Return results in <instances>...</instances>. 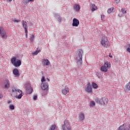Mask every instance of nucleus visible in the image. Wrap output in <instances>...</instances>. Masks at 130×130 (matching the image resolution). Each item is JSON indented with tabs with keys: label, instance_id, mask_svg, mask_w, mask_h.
I'll list each match as a JSON object with an SVG mask.
<instances>
[{
	"label": "nucleus",
	"instance_id": "36",
	"mask_svg": "<svg viewBox=\"0 0 130 130\" xmlns=\"http://www.w3.org/2000/svg\"><path fill=\"white\" fill-rule=\"evenodd\" d=\"M115 1L116 3V4H118V3H119V2H120V0H115Z\"/></svg>",
	"mask_w": 130,
	"mask_h": 130
},
{
	"label": "nucleus",
	"instance_id": "4",
	"mask_svg": "<svg viewBox=\"0 0 130 130\" xmlns=\"http://www.w3.org/2000/svg\"><path fill=\"white\" fill-rule=\"evenodd\" d=\"M61 128L63 130H72L71 123L68 120H66L63 122V124L62 125Z\"/></svg>",
	"mask_w": 130,
	"mask_h": 130
},
{
	"label": "nucleus",
	"instance_id": "20",
	"mask_svg": "<svg viewBox=\"0 0 130 130\" xmlns=\"http://www.w3.org/2000/svg\"><path fill=\"white\" fill-rule=\"evenodd\" d=\"M91 11L94 12V11H96L97 10V7L95 5V4H92L91 5Z\"/></svg>",
	"mask_w": 130,
	"mask_h": 130
},
{
	"label": "nucleus",
	"instance_id": "21",
	"mask_svg": "<svg viewBox=\"0 0 130 130\" xmlns=\"http://www.w3.org/2000/svg\"><path fill=\"white\" fill-rule=\"evenodd\" d=\"M113 10H114V8L113 7H112L111 8H109L108 9V13L109 14H111V13H112V12H113Z\"/></svg>",
	"mask_w": 130,
	"mask_h": 130
},
{
	"label": "nucleus",
	"instance_id": "1",
	"mask_svg": "<svg viewBox=\"0 0 130 130\" xmlns=\"http://www.w3.org/2000/svg\"><path fill=\"white\" fill-rule=\"evenodd\" d=\"M12 91L13 93H15L16 95H18L15 96L16 98H17V99H21V98H22V96H23L22 93L23 92L22 90L17 89L16 86L13 87Z\"/></svg>",
	"mask_w": 130,
	"mask_h": 130
},
{
	"label": "nucleus",
	"instance_id": "2",
	"mask_svg": "<svg viewBox=\"0 0 130 130\" xmlns=\"http://www.w3.org/2000/svg\"><path fill=\"white\" fill-rule=\"evenodd\" d=\"M78 54L76 55V60L80 63H82V61H83V54H84V52L83 50L79 49L78 50Z\"/></svg>",
	"mask_w": 130,
	"mask_h": 130
},
{
	"label": "nucleus",
	"instance_id": "33",
	"mask_svg": "<svg viewBox=\"0 0 130 130\" xmlns=\"http://www.w3.org/2000/svg\"><path fill=\"white\" fill-rule=\"evenodd\" d=\"M28 92H29V94H31V93H32L33 92V89H32L31 88L29 89Z\"/></svg>",
	"mask_w": 130,
	"mask_h": 130
},
{
	"label": "nucleus",
	"instance_id": "12",
	"mask_svg": "<svg viewBox=\"0 0 130 130\" xmlns=\"http://www.w3.org/2000/svg\"><path fill=\"white\" fill-rule=\"evenodd\" d=\"M10 87V81L6 79L4 81V87L5 89H8Z\"/></svg>",
	"mask_w": 130,
	"mask_h": 130
},
{
	"label": "nucleus",
	"instance_id": "19",
	"mask_svg": "<svg viewBox=\"0 0 130 130\" xmlns=\"http://www.w3.org/2000/svg\"><path fill=\"white\" fill-rule=\"evenodd\" d=\"M84 118H85V115L84 113H81L79 114V119L80 120H84Z\"/></svg>",
	"mask_w": 130,
	"mask_h": 130
},
{
	"label": "nucleus",
	"instance_id": "40",
	"mask_svg": "<svg viewBox=\"0 0 130 130\" xmlns=\"http://www.w3.org/2000/svg\"><path fill=\"white\" fill-rule=\"evenodd\" d=\"M47 80H48V82H50V79H49V78H47Z\"/></svg>",
	"mask_w": 130,
	"mask_h": 130
},
{
	"label": "nucleus",
	"instance_id": "14",
	"mask_svg": "<svg viewBox=\"0 0 130 130\" xmlns=\"http://www.w3.org/2000/svg\"><path fill=\"white\" fill-rule=\"evenodd\" d=\"M22 23L23 28L24 29H28V23H27V22L25 20H22Z\"/></svg>",
	"mask_w": 130,
	"mask_h": 130
},
{
	"label": "nucleus",
	"instance_id": "37",
	"mask_svg": "<svg viewBox=\"0 0 130 130\" xmlns=\"http://www.w3.org/2000/svg\"><path fill=\"white\" fill-rule=\"evenodd\" d=\"M109 56H110V57H111V58L113 57L112 55L111 54V53H109Z\"/></svg>",
	"mask_w": 130,
	"mask_h": 130
},
{
	"label": "nucleus",
	"instance_id": "16",
	"mask_svg": "<svg viewBox=\"0 0 130 130\" xmlns=\"http://www.w3.org/2000/svg\"><path fill=\"white\" fill-rule=\"evenodd\" d=\"M13 73L16 77H19V70L17 68L13 70Z\"/></svg>",
	"mask_w": 130,
	"mask_h": 130
},
{
	"label": "nucleus",
	"instance_id": "35",
	"mask_svg": "<svg viewBox=\"0 0 130 130\" xmlns=\"http://www.w3.org/2000/svg\"><path fill=\"white\" fill-rule=\"evenodd\" d=\"M34 100H37V95H35L34 96Z\"/></svg>",
	"mask_w": 130,
	"mask_h": 130
},
{
	"label": "nucleus",
	"instance_id": "8",
	"mask_svg": "<svg viewBox=\"0 0 130 130\" xmlns=\"http://www.w3.org/2000/svg\"><path fill=\"white\" fill-rule=\"evenodd\" d=\"M41 88L44 90V91H48L49 86L48 85V83L47 82H43L41 84Z\"/></svg>",
	"mask_w": 130,
	"mask_h": 130
},
{
	"label": "nucleus",
	"instance_id": "24",
	"mask_svg": "<svg viewBox=\"0 0 130 130\" xmlns=\"http://www.w3.org/2000/svg\"><path fill=\"white\" fill-rule=\"evenodd\" d=\"M13 22L14 23H20L21 22V20L19 19H16V18L12 19Z\"/></svg>",
	"mask_w": 130,
	"mask_h": 130
},
{
	"label": "nucleus",
	"instance_id": "22",
	"mask_svg": "<svg viewBox=\"0 0 130 130\" xmlns=\"http://www.w3.org/2000/svg\"><path fill=\"white\" fill-rule=\"evenodd\" d=\"M90 104V106L91 107H94L95 106V102L94 101H91V102H90L89 103Z\"/></svg>",
	"mask_w": 130,
	"mask_h": 130
},
{
	"label": "nucleus",
	"instance_id": "9",
	"mask_svg": "<svg viewBox=\"0 0 130 130\" xmlns=\"http://www.w3.org/2000/svg\"><path fill=\"white\" fill-rule=\"evenodd\" d=\"M79 25H80V21L77 18H74L72 23L73 27H78Z\"/></svg>",
	"mask_w": 130,
	"mask_h": 130
},
{
	"label": "nucleus",
	"instance_id": "44",
	"mask_svg": "<svg viewBox=\"0 0 130 130\" xmlns=\"http://www.w3.org/2000/svg\"><path fill=\"white\" fill-rule=\"evenodd\" d=\"M101 18H102V16H101Z\"/></svg>",
	"mask_w": 130,
	"mask_h": 130
},
{
	"label": "nucleus",
	"instance_id": "31",
	"mask_svg": "<svg viewBox=\"0 0 130 130\" xmlns=\"http://www.w3.org/2000/svg\"><path fill=\"white\" fill-rule=\"evenodd\" d=\"M45 81V77L43 76L41 80L42 83H44Z\"/></svg>",
	"mask_w": 130,
	"mask_h": 130
},
{
	"label": "nucleus",
	"instance_id": "38",
	"mask_svg": "<svg viewBox=\"0 0 130 130\" xmlns=\"http://www.w3.org/2000/svg\"><path fill=\"white\" fill-rule=\"evenodd\" d=\"M58 21L59 22H60V21H61V18H58Z\"/></svg>",
	"mask_w": 130,
	"mask_h": 130
},
{
	"label": "nucleus",
	"instance_id": "27",
	"mask_svg": "<svg viewBox=\"0 0 130 130\" xmlns=\"http://www.w3.org/2000/svg\"><path fill=\"white\" fill-rule=\"evenodd\" d=\"M103 104H105V103H107L108 100L107 99L105 98L103 100Z\"/></svg>",
	"mask_w": 130,
	"mask_h": 130
},
{
	"label": "nucleus",
	"instance_id": "10",
	"mask_svg": "<svg viewBox=\"0 0 130 130\" xmlns=\"http://www.w3.org/2000/svg\"><path fill=\"white\" fill-rule=\"evenodd\" d=\"M42 64L45 67L49 66V64H50V61H49V60L47 59L44 58L42 59Z\"/></svg>",
	"mask_w": 130,
	"mask_h": 130
},
{
	"label": "nucleus",
	"instance_id": "6",
	"mask_svg": "<svg viewBox=\"0 0 130 130\" xmlns=\"http://www.w3.org/2000/svg\"><path fill=\"white\" fill-rule=\"evenodd\" d=\"M11 62L12 64L16 67V68L18 67H20L21 64V60L17 59V57H14L11 58Z\"/></svg>",
	"mask_w": 130,
	"mask_h": 130
},
{
	"label": "nucleus",
	"instance_id": "34",
	"mask_svg": "<svg viewBox=\"0 0 130 130\" xmlns=\"http://www.w3.org/2000/svg\"><path fill=\"white\" fill-rule=\"evenodd\" d=\"M23 2H24L25 4H28V3H30L29 0H23Z\"/></svg>",
	"mask_w": 130,
	"mask_h": 130
},
{
	"label": "nucleus",
	"instance_id": "13",
	"mask_svg": "<svg viewBox=\"0 0 130 130\" xmlns=\"http://www.w3.org/2000/svg\"><path fill=\"white\" fill-rule=\"evenodd\" d=\"M62 94L63 95H67L69 92H70L69 88L68 87H65L61 91Z\"/></svg>",
	"mask_w": 130,
	"mask_h": 130
},
{
	"label": "nucleus",
	"instance_id": "17",
	"mask_svg": "<svg viewBox=\"0 0 130 130\" xmlns=\"http://www.w3.org/2000/svg\"><path fill=\"white\" fill-rule=\"evenodd\" d=\"M80 9L81 8L80 7V5H79V4L74 5V9L75 11H76L77 12H78V11H80Z\"/></svg>",
	"mask_w": 130,
	"mask_h": 130
},
{
	"label": "nucleus",
	"instance_id": "11",
	"mask_svg": "<svg viewBox=\"0 0 130 130\" xmlns=\"http://www.w3.org/2000/svg\"><path fill=\"white\" fill-rule=\"evenodd\" d=\"M85 91L88 92V93H91L92 92V85H91L90 83H88L85 87Z\"/></svg>",
	"mask_w": 130,
	"mask_h": 130
},
{
	"label": "nucleus",
	"instance_id": "30",
	"mask_svg": "<svg viewBox=\"0 0 130 130\" xmlns=\"http://www.w3.org/2000/svg\"><path fill=\"white\" fill-rule=\"evenodd\" d=\"M30 40L31 42H33L34 41V36H32L30 39Z\"/></svg>",
	"mask_w": 130,
	"mask_h": 130
},
{
	"label": "nucleus",
	"instance_id": "43",
	"mask_svg": "<svg viewBox=\"0 0 130 130\" xmlns=\"http://www.w3.org/2000/svg\"><path fill=\"white\" fill-rule=\"evenodd\" d=\"M128 128L129 129L128 130H130V126H129Z\"/></svg>",
	"mask_w": 130,
	"mask_h": 130
},
{
	"label": "nucleus",
	"instance_id": "39",
	"mask_svg": "<svg viewBox=\"0 0 130 130\" xmlns=\"http://www.w3.org/2000/svg\"><path fill=\"white\" fill-rule=\"evenodd\" d=\"M7 102H8V104H10V103H12V102L11 101H8Z\"/></svg>",
	"mask_w": 130,
	"mask_h": 130
},
{
	"label": "nucleus",
	"instance_id": "3",
	"mask_svg": "<svg viewBox=\"0 0 130 130\" xmlns=\"http://www.w3.org/2000/svg\"><path fill=\"white\" fill-rule=\"evenodd\" d=\"M110 68H111V63L106 61L105 62L104 64L101 67V71L102 72H106L108 71V69H110Z\"/></svg>",
	"mask_w": 130,
	"mask_h": 130
},
{
	"label": "nucleus",
	"instance_id": "28",
	"mask_svg": "<svg viewBox=\"0 0 130 130\" xmlns=\"http://www.w3.org/2000/svg\"><path fill=\"white\" fill-rule=\"evenodd\" d=\"M26 38L28 37V28H24Z\"/></svg>",
	"mask_w": 130,
	"mask_h": 130
},
{
	"label": "nucleus",
	"instance_id": "18",
	"mask_svg": "<svg viewBox=\"0 0 130 130\" xmlns=\"http://www.w3.org/2000/svg\"><path fill=\"white\" fill-rule=\"evenodd\" d=\"M49 130H57V126L56 124L51 125Z\"/></svg>",
	"mask_w": 130,
	"mask_h": 130
},
{
	"label": "nucleus",
	"instance_id": "42",
	"mask_svg": "<svg viewBox=\"0 0 130 130\" xmlns=\"http://www.w3.org/2000/svg\"><path fill=\"white\" fill-rule=\"evenodd\" d=\"M29 2H33L34 0H28Z\"/></svg>",
	"mask_w": 130,
	"mask_h": 130
},
{
	"label": "nucleus",
	"instance_id": "41",
	"mask_svg": "<svg viewBox=\"0 0 130 130\" xmlns=\"http://www.w3.org/2000/svg\"><path fill=\"white\" fill-rule=\"evenodd\" d=\"M13 0H7L8 2H12Z\"/></svg>",
	"mask_w": 130,
	"mask_h": 130
},
{
	"label": "nucleus",
	"instance_id": "5",
	"mask_svg": "<svg viewBox=\"0 0 130 130\" xmlns=\"http://www.w3.org/2000/svg\"><path fill=\"white\" fill-rule=\"evenodd\" d=\"M101 44L103 45V46H104L106 48H108L109 46H110V44L109 43V41L107 40V37H104L102 39V40L101 41Z\"/></svg>",
	"mask_w": 130,
	"mask_h": 130
},
{
	"label": "nucleus",
	"instance_id": "15",
	"mask_svg": "<svg viewBox=\"0 0 130 130\" xmlns=\"http://www.w3.org/2000/svg\"><path fill=\"white\" fill-rule=\"evenodd\" d=\"M124 90L125 92H127L128 91H130V82L127 83L126 85L124 88Z\"/></svg>",
	"mask_w": 130,
	"mask_h": 130
},
{
	"label": "nucleus",
	"instance_id": "7",
	"mask_svg": "<svg viewBox=\"0 0 130 130\" xmlns=\"http://www.w3.org/2000/svg\"><path fill=\"white\" fill-rule=\"evenodd\" d=\"M0 36H1L2 38H7L8 37L6 30L2 27H0Z\"/></svg>",
	"mask_w": 130,
	"mask_h": 130
},
{
	"label": "nucleus",
	"instance_id": "32",
	"mask_svg": "<svg viewBox=\"0 0 130 130\" xmlns=\"http://www.w3.org/2000/svg\"><path fill=\"white\" fill-rule=\"evenodd\" d=\"M127 51L130 53V45H128V48H127Z\"/></svg>",
	"mask_w": 130,
	"mask_h": 130
},
{
	"label": "nucleus",
	"instance_id": "26",
	"mask_svg": "<svg viewBox=\"0 0 130 130\" xmlns=\"http://www.w3.org/2000/svg\"><path fill=\"white\" fill-rule=\"evenodd\" d=\"M92 86L94 89H97L98 88V85L95 83H92Z\"/></svg>",
	"mask_w": 130,
	"mask_h": 130
},
{
	"label": "nucleus",
	"instance_id": "23",
	"mask_svg": "<svg viewBox=\"0 0 130 130\" xmlns=\"http://www.w3.org/2000/svg\"><path fill=\"white\" fill-rule=\"evenodd\" d=\"M40 51H41L40 50H38V48H37V51H36L35 52H34L33 53V54H34V55H37V54H38V53H39V52H40Z\"/></svg>",
	"mask_w": 130,
	"mask_h": 130
},
{
	"label": "nucleus",
	"instance_id": "29",
	"mask_svg": "<svg viewBox=\"0 0 130 130\" xmlns=\"http://www.w3.org/2000/svg\"><path fill=\"white\" fill-rule=\"evenodd\" d=\"M121 12L123 13V14H126V10L124 9H121Z\"/></svg>",
	"mask_w": 130,
	"mask_h": 130
},
{
	"label": "nucleus",
	"instance_id": "25",
	"mask_svg": "<svg viewBox=\"0 0 130 130\" xmlns=\"http://www.w3.org/2000/svg\"><path fill=\"white\" fill-rule=\"evenodd\" d=\"M9 108L11 110H14L15 109V106L14 105H11L9 106Z\"/></svg>",
	"mask_w": 130,
	"mask_h": 130
}]
</instances>
